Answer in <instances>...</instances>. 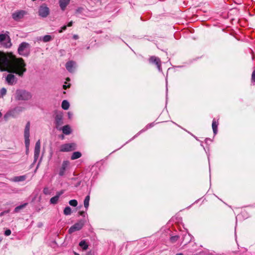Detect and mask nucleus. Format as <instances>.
Instances as JSON below:
<instances>
[{
  "mask_svg": "<svg viewBox=\"0 0 255 255\" xmlns=\"http://www.w3.org/2000/svg\"><path fill=\"white\" fill-rule=\"evenodd\" d=\"M25 64L22 58H16L11 54H6L0 52V70H9L22 76L26 71Z\"/></svg>",
  "mask_w": 255,
  "mask_h": 255,
  "instance_id": "nucleus-1",
  "label": "nucleus"
},
{
  "mask_svg": "<svg viewBox=\"0 0 255 255\" xmlns=\"http://www.w3.org/2000/svg\"><path fill=\"white\" fill-rule=\"evenodd\" d=\"M31 97L30 92L22 89H17L15 93V99L18 101H27Z\"/></svg>",
  "mask_w": 255,
  "mask_h": 255,
  "instance_id": "nucleus-2",
  "label": "nucleus"
},
{
  "mask_svg": "<svg viewBox=\"0 0 255 255\" xmlns=\"http://www.w3.org/2000/svg\"><path fill=\"white\" fill-rule=\"evenodd\" d=\"M18 53L22 56H27L29 52V45L26 42L21 43L18 48Z\"/></svg>",
  "mask_w": 255,
  "mask_h": 255,
  "instance_id": "nucleus-3",
  "label": "nucleus"
},
{
  "mask_svg": "<svg viewBox=\"0 0 255 255\" xmlns=\"http://www.w3.org/2000/svg\"><path fill=\"white\" fill-rule=\"evenodd\" d=\"M85 224L84 220H80L78 222L72 226L69 229L68 232L70 234L73 233L77 231L80 230Z\"/></svg>",
  "mask_w": 255,
  "mask_h": 255,
  "instance_id": "nucleus-4",
  "label": "nucleus"
},
{
  "mask_svg": "<svg viewBox=\"0 0 255 255\" xmlns=\"http://www.w3.org/2000/svg\"><path fill=\"white\" fill-rule=\"evenodd\" d=\"M76 145L74 143H66L60 146V151L61 152H68L76 149Z\"/></svg>",
  "mask_w": 255,
  "mask_h": 255,
  "instance_id": "nucleus-5",
  "label": "nucleus"
},
{
  "mask_svg": "<svg viewBox=\"0 0 255 255\" xmlns=\"http://www.w3.org/2000/svg\"><path fill=\"white\" fill-rule=\"evenodd\" d=\"M49 8L45 3L41 4L38 10L39 15L42 17H47L49 14Z\"/></svg>",
  "mask_w": 255,
  "mask_h": 255,
  "instance_id": "nucleus-6",
  "label": "nucleus"
},
{
  "mask_svg": "<svg viewBox=\"0 0 255 255\" xmlns=\"http://www.w3.org/2000/svg\"><path fill=\"white\" fill-rule=\"evenodd\" d=\"M70 165V162L67 160L64 161L62 162L61 167L59 169V175L60 176H63L65 173L66 170L68 168Z\"/></svg>",
  "mask_w": 255,
  "mask_h": 255,
  "instance_id": "nucleus-7",
  "label": "nucleus"
},
{
  "mask_svg": "<svg viewBox=\"0 0 255 255\" xmlns=\"http://www.w3.org/2000/svg\"><path fill=\"white\" fill-rule=\"evenodd\" d=\"M40 141L38 140L35 144V148H34V162H36L38 159L39 154H40Z\"/></svg>",
  "mask_w": 255,
  "mask_h": 255,
  "instance_id": "nucleus-8",
  "label": "nucleus"
},
{
  "mask_svg": "<svg viewBox=\"0 0 255 255\" xmlns=\"http://www.w3.org/2000/svg\"><path fill=\"white\" fill-rule=\"evenodd\" d=\"M55 123L56 125V128L59 130H61V126L63 124V117L61 114H58L55 118Z\"/></svg>",
  "mask_w": 255,
  "mask_h": 255,
  "instance_id": "nucleus-9",
  "label": "nucleus"
},
{
  "mask_svg": "<svg viewBox=\"0 0 255 255\" xmlns=\"http://www.w3.org/2000/svg\"><path fill=\"white\" fill-rule=\"evenodd\" d=\"M149 62L156 65L158 70L161 71V61L159 58L155 56H151L149 58Z\"/></svg>",
  "mask_w": 255,
  "mask_h": 255,
  "instance_id": "nucleus-10",
  "label": "nucleus"
},
{
  "mask_svg": "<svg viewBox=\"0 0 255 255\" xmlns=\"http://www.w3.org/2000/svg\"><path fill=\"white\" fill-rule=\"evenodd\" d=\"M25 14V11L24 10H17L12 14V17L14 20H18L22 18Z\"/></svg>",
  "mask_w": 255,
  "mask_h": 255,
  "instance_id": "nucleus-11",
  "label": "nucleus"
},
{
  "mask_svg": "<svg viewBox=\"0 0 255 255\" xmlns=\"http://www.w3.org/2000/svg\"><path fill=\"white\" fill-rule=\"evenodd\" d=\"M6 81L9 85H14L17 81L16 78L12 74H8L5 78Z\"/></svg>",
  "mask_w": 255,
  "mask_h": 255,
  "instance_id": "nucleus-12",
  "label": "nucleus"
},
{
  "mask_svg": "<svg viewBox=\"0 0 255 255\" xmlns=\"http://www.w3.org/2000/svg\"><path fill=\"white\" fill-rule=\"evenodd\" d=\"M75 65L76 63L75 62L73 61H69L66 63V68L69 72H72L74 71Z\"/></svg>",
  "mask_w": 255,
  "mask_h": 255,
  "instance_id": "nucleus-13",
  "label": "nucleus"
},
{
  "mask_svg": "<svg viewBox=\"0 0 255 255\" xmlns=\"http://www.w3.org/2000/svg\"><path fill=\"white\" fill-rule=\"evenodd\" d=\"M70 0H59V4L61 9L64 11L66 6L69 4Z\"/></svg>",
  "mask_w": 255,
  "mask_h": 255,
  "instance_id": "nucleus-14",
  "label": "nucleus"
},
{
  "mask_svg": "<svg viewBox=\"0 0 255 255\" xmlns=\"http://www.w3.org/2000/svg\"><path fill=\"white\" fill-rule=\"evenodd\" d=\"M25 110V108L22 107L18 106L11 110L13 114H14L15 116L19 113L22 112Z\"/></svg>",
  "mask_w": 255,
  "mask_h": 255,
  "instance_id": "nucleus-15",
  "label": "nucleus"
},
{
  "mask_svg": "<svg viewBox=\"0 0 255 255\" xmlns=\"http://www.w3.org/2000/svg\"><path fill=\"white\" fill-rule=\"evenodd\" d=\"M26 179V175H21L14 177L11 180L13 182L23 181Z\"/></svg>",
  "mask_w": 255,
  "mask_h": 255,
  "instance_id": "nucleus-16",
  "label": "nucleus"
},
{
  "mask_svg": "<svg viewBox=\"0 0 255 255\" xmlns=\"http://www.w3.org/2000/svg\"><path fill=\"white\" fill-rule=\"evenodd\" d=\"M61 129H62L63 133L66 135L69 134L71 131V128L68 125L64 126L62 128H61Z\"/></svg>",
  "mask_w": 255,
  "mask_h": 255,
  "instance_id": "nucleus-17",
  "label": "nucleus"
},
{
  "mask_svg": "<svg viewBox=\"0 0 255 255\" xmlns=\"http://www.w3.org/2000/svg\"><path fill=\"white\" fill-rule=\"evenodd\" d=\"M30 124L29 122H28L25 126V128H24V136H30Z\"/></svg>",
  "mask_w": 255,
  "mask_h": 255,
  "instance_id": "nucleus-18",
  "label": "nucleus"
},
{
  "mask_svg": "<svg viewBox=\"0 0 255 255\" xmlns=\"http://www.w3.org/2000/svg\"><path fill=\"white\" fill-rule=\"evenodd\" d=\"M218 123L215 119H213L212 122V128L214 134H216L218 131Z\"/></svg>",
  "mask_w": 255,
  "mask_h": 255,
  "instance_id": "nucleus-19",
  "label": "nucleus"
},
{
  "mask_svg": "<svg viewBox=\"0 0 255 255\" xmlns=\"http://www.w3.org/2000/svg\"><path fill=\"white\" fill-rule=\"evenodd\" d=\"M81 153L79 151H76L73 153L71 159L72 160H75L80 158L81 156Z\"/></svg>",
  "mask_w": 255,
  "mask_h": 255,
  "instance_id": "nucleus-20",
  "label": "nucleus"
},
{
  "mask_svg": "<svg viewBox=\"0 0 255 255\" xmlns=\"http://www.w3.org/2000/svg\"><path fill=\"white\" fill-rule=\"evenodd\" d=\"M89 201H90V196L87 195L84 201V205L85 208H86V210H87L88 208V207L89 206Z\"/></svg>",
  "mask_w": 255,
  "mask_h": 255,
  "instance_id": "nucleus-21",
  "label": "nucleus"
},
{
  "mask_svg": "<svg viewBox=\"0 0 255 255\" xmlns=\"http://www.w3.org/2000/svg\"><path fill=\"white\" fill-rule=\"evenodd\" d=\"M10 117H15V115L14 114H13L11 111L6 113L4 115L3 119H4V120L5 121H6L8 119V118Z\"/></svg>",
  "mask_w": 255,
  "mask_h": 255,
  "instance_id": "nucleus-22",
  "label": "nucleus"
},
{
  "mask_svg": "<svg viewBox=\"0 0 255 255\" xmlns=\"http://www.w3.org/2000/svg\"><path fill=\"white\" fill-rule=\"evenodd\" d=\"M69 102L66 101V100H64L63 101L62 103V105H61V107L64 110H68L69 108Z\"/></svg>",
  "mask_w": 255,
  "mask_h": 255,
  "instance_id": "nucleus-23",
  "label": "nucleus"
},
{
  "mask_svg": "<svg viewBox=\"0 0 255 255\" xmlns=\"http://www.w3.org/2000/svg\"><path fill=\"white\" fill-rule=\"evenodd\" d=\"M79 246L81 247L83 250H86L88 248V244L86 243L84 240L81 241L79 243Z\"/></svg>",
  "mask_w": 255,
  "mask_h": 255,
  "instance_id": "nucleus-24",
  "label": "nucleus"
},
{
  "mask_svg": "<svg viewBox=\"0 0 255 255\" xmlns=\"http://www.w3.org/2000/svg\"><path fill=\"white\" fill-rule=\"evenodd\" d=\"M27 205V203H24L21 205L17 206L14 209V212H15V213L19 212L21 209H22L24 208H25Z\"/></svg>",
  "mask_w": 255,
  "mask_h": 255,
  "instance_id": "nucleus-25",
  "label": "nucleus"
},
{
  "mask_svg": "<svg viewBox=\"0 0 255 255\" xmlns=\"http://www.w3.org/2000/svg\"><path fill=\"white\" fill-rule=\"evenodd\" d=\"M24 136V139H25V147L26 149H28L30 145V139H29V136Z\"/></svg>",
  "mask_w": 255,
  "mask_h": 255,
  "instance_id": "nucleus-26",
  "label": "nucleus"
},
{
  "mask_svg": "<svg viewBox=\"0 0 255 255\" xmlns=\"http://www.w3.org/2000/svg\"><path fill=\"white\" fill-rule=\"evenodd\" d=\"M59 199L58 196L56 195L50 199V202L52 204H56L58 202Z\"/></svg>",
  "mask_w": 255,
  "mask_h": 255,
  "instance_id": "nucleus-27",
  "label": "nucleus"
},
{
  "mask_svg": "<svg viewBox=\"0 0 255 255\" xmlns=\"http://www.w3.org/2000/svg\"><path fill=\"white\" fill-rule=\"evenodd\" d=\"M64 214L65 215H69L71 214V209L70 207L67 206L64 210Z\"/></svg>",
  "mask_w": 255,
  "mask_h": 255,
  "instance_id": "nucleus-28",
  "label": "nucleus"
},
{
  "mask_svg": "<svg viewBox=\"0 0 255 255\" xmlns=\"http://www.w3.org/2000/svg\"><path fill=\"white\" fill-rule=\"evenodd\" d=\"M52 39V37L49 35H46L43 37V41L45 42H49Z\"/></svg>",
  "mask_w": 255,
  "mask_h": 255,
  "instance_id": "nucleus-29",
  "label": "nucleus"
},
{
  "mask_svg": "<svg viewBox=\"0 0 255 255\" xmlns=\"http://www.w3.org/2000/svg\"><path fill=\"white\" fill-rule=\"evenodd\" d=\"M9 38V37L7 35L5 34H0V42H2L5 40L6 38Z\"/></svg>",
  "mask_w": 255,
  "mask_h": 255,
  "instance_id": "nucleus-30",
  "label": "nucleus"
},
{
  "mask_svg": "<svg viewBox=\"0 0 255 255\" xmlns=\"http://www.w3.org/2000/svg\"><path fill=\"white\" fill-rule=\"evenodd\" d=\"M69 203L71 206H73V207H76L78 205L77 201L75 199L70 200L69 201Z\"/></svg>",
  "mask_w": 255,
  "mask_h": 255,
  "instance_id": "nucleus-31",
  "label": "nucleus"
},
{
  "mask_svg": "<svg viewBox=\"0 0 255 255\" xmlns=\"http://www.w3.org/2000/svg\"><path fill=\"white\" fill-rule=\"evenodd\" d=\"M178 238H179V237L178 236H174L171 237L170 240L172 243H175V242H176L177 241Z\"/></svg>",
  "mask_w": 255,
  "mask_h": 255,
  "instance_id": "nucleus-32",
  "label": "nucleus"
},
{
  "mask_svg": "<svg viewBox=\"0 0 255 255\" xmlns=\"http://www.w3.org/2000/svg\"><path fill=\"white\" fill-rule=\"evenodd\" d=\"M43 193L45 195H49L50 194V190L47 187H45L43 190Z\"/></svg>",
  "mask_w": 255,
  "mask_h": 255,
  "instance_id": "nucleus-33",
  "label": "nucleus"
},
{
  "mask_svg": "<svg viewBox=\"0 0 255 255\" xmlns=\"http://www.w3.org/2000/svg\"><path fill=\"white\" fill-rule=\"evenodd\" d=\"M6 93V89L5 88H2L0 90V94L2 96H4Z\"/></svg>",
  "mask_w": 255,
  "mask_h": 255,
  "instance_id": "nucleus-34",
  "label": "nucleus"
},
{
  "mask_svg": "<svg viewBox=\"0 0 255 255\" xmlns=\"http://www.w3.org/2000/svg\"><path fill=\"white\" fill-rule=\"evenodd\" d=\"M11 232L10 230L7 229V230L5 231L4 235L6 236H9L11 234Z\"/></svg>",
  "mask_w": 255,
  "mask_h": 255,
  "instance_id": "nucleus-35",
  "label": "nucleus"
},
{
  "mask_svg": "<svg viewBox=\"0 0 255 255\" xmlns=\"http://www.w3.org/2000/svg\"><path fill=\"white\" fill-rule=\"evenodd\" d=\"M66 28H67V26L66 25L63 26L61 28V29L59 30V33L62 32L63 31H65L66 29Z\"/></svg>",
  "mask_w": 255,
  "mask_h": 255,
  "instance_id": "nucleus-36",
  "label": "nucleus"
},
{
  "mask_svg": "<svg viewBox=\"0 0 255 255\" xmlns=\"http://www.w3.org/2000/svg\"><path fill=\"white\" fill-rule=\"evenodd\" d=\"M252 80L255 82V70L253 71L252 75Z\"/></svg>",
  "mask_w": 255,
  "mask_h": 255,
  "instance_id": "nucleus-37",
  "label": "nucleus"
},
{
  "mask_svg": "<svg viewBox=\"0 0 255 255\" xmlns=\"http://www.w3.org/2000/svg\"><path fill=\"white\" fill-rule=\"evenodd\" d=\"M64 193V191L63 190H62V191H60V192H58L56 193V196H58V197L59 198L60 196L63 194Z\"/></svg>",
  "mask_w": 255,
  "mask_h": 255,
  "instance_id": "nucleus-38",
  "label": "nucleus"
},
{
  "mask_svg": "<svg viewBox=\"0 0 255 255\" xmlns=\"http://www.w3.org/2000/svg\"><path fill=\"white\" fill-rule=\"evenodd\" d=\"M69 87H70V84L66 85V83H65V84L63 86V88L64 89H66L67 88H69Z\"/></svg>",
  "mask_w": 255,
  "mask_h": 255,
  "instance_id": "nucleus-39",
  "label": "nucleus"
},
{
  "mask_svg": "<svg viewBox=\"0 0 255 255\" xmlns=\"http://www.w3.org/2000/svg\"><path fill=\"white\" fill-rule=\"evenodd\" d=\"M79 214L82 216H83V217H85V212L84 211H80L79 212Z\"/></svg>",
  "mask_w": 255,
  "mask_h": 255,
  "instance_id": "nucleus-40",
  "label": "nucleus"
},
{
  "mask_svg": "<svg viewBox=\"0 0 255 255\" xmlns=\"http://www.w3.org/2000/svg\"><path fill=\"white\" fill-rule=\"evenodd\" d=\"M73 37V39H74L75 40L78 39L79 38L78 35H76V34L74 35Z\"/></svg>",
  "mask_w": 255,
  "mask_h": 255,
  "instance_id": "nucleus-41",
  "label": "nucleus"
},
{
  "mask_svg": "<svg viewBox=\"0 0 255 255\" xmlns=\"http://www.w3.org/2000/svg\"><path fill=\"white\" fill-rule=\"evenodd\" d=\"M82 9H83V8L82 7L78 8L77 9V12H81L82 11Z\"/></svg>",
  "mask_w": 255,
  "mask_h": 255,
  "instance_id": "nucleus-42",
  "label": "nucleus"
},
{
  "mask_svg": "<svg viewBox=\"0 0 255 255\" xmlns=\"http://www.w3.org/2000/svg\"><path fill=\"white\" fill-rule=\"evenodd\" d=\"M72 24H73V22L72 21H70L69 22L68 24H67V26H68V27H70L71 26H72Z\"/></svg>",
  "mask_w": 255,
  "mask_h": 255,
  "instance_id": "nucleus-43",
  "label": "nucleus"
},
{
  "mask_svg": "<svg viewBox=\"0 0 255 255\" xmlns=\"http://www.w3.org/2000/svg\"><path fill=\"white\" fill-rule=\"evenodd\" d=\"M74 255H80L79 254H78L77 253L75 252H74Z\"/></svg>",
  "mask_w": 255,
  "mask_h": 255,
  "instance_id": "nucleus-44",
  "label": "nucleus"
},
{
  "mask_svg": "<svg viewBox=\"0 0 255 255\" xmlns=\"http://www.w3.org/2000/svg\"><path fill=\"white\" fill-rule=\"evenodd\" d=\"M28 151H29V149H26V154H27V153H28Z\"/></svg>",
  "mask_w": 255,
  "mask_h": 255,
  "instance_id": "nucleus-45",
  "label": "nucleus"
},
{
  "mask_svg": "<svg viewBox=\"0 0 255 255\" xmlns=\"http://www.w3.org/2000/svg\"><path fill=\"white\" fill-rule=\"evenodd\" d=\"M2 238L0 237V243H1V242L2 241Z\"/></svg>",
  "mask_w": 255,
  "mask_h": 255,
  "instance_id": "nucleus-46",
  "label": "nucleus"
},
{
  "mask_svg": "<svg viewBox=\"0 0 255 255\" xmlns=\"http://www.w3.org/2000/svg\"><path fill=\"white\" fill-rule=\"evenodd\" d=\"M2 117V114L0 112V118H1Z\"/></svg>",
  "mask_w": 255,
  "mask_h": 255,
  "instance_id": "nucleus-47",
  "label": "nucleus"
},
{
  "mask_svg": "<svg viewBox=\"0 0 255 255\" xmlns=\"http://www.w3.org/2000/svg\"><path fill=\"white\" fill-rule=\"evenodd\" d=\"M87 255H91V253L89 252L87 254Z\"/></svg>",
  "mask_w": 255,
  "mask_h": 255,
  "instance_id": "nucleus-48",
  "label": "nucleus"
},
{
  "mask_svg": "<svg viewBox=\"0 0 255 255\" xmlns=\"http://www.w3.org/2000/svg\"><path fill=\"white\" fill-rule=\"evenodd\" d=\"M176 255H183V254L180 253V254H177Z\"/></svg>",
  "mask_w": 255,
  "mask_h": 255,
  "instance_id": "nucleus-49",
  "label": "nucleus"
}]
</instances>
